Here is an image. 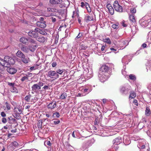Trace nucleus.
<instances>
[{
  "mask_svg": "<svg viewBox=\"0 0 151 151\" xmlns=\"http://www.w3.org/2000/svg\"><path fill=\"white\" fill-rule=\"evenodd\" d=\"M14 63V60L12 58L9 56H5L4 59H0V64L2 66H4L7 67L6 70L7 72L10 74H14L17 71L16 68L9 67L11 65L13 64Z\"/></svg>",
  "mask_w": 151,
  "mask_h": 151,
  "instance_id": "1",
  "label": "nucleus"
},
{
  "mask_svg": "<svg viewBox=\"0 0 151 151\" xmlns=\"http://www.w3.org/2000/svg\"><path fill=\"white\" fill-rule=\"evenodd\" d=\"M99 80L102 82H104L109 77V74H107L104 73L99 72L98 75Z\"/></svg>",
  "mask_w": 151,
  "mask_h": 151,
  "instance_id": "2",
  "label": "nucleus"
},
{
  "mask_svg": "<svg viewBox=\"0 0 151 151\" xmlns=\"http://www.w3.org/2000/svg\"><path fill=\"white\" fill-rule=\"evenodd\" d=\"M147 17L145 16L143 17L141 19L139 20V22L141 25L143 27H147L150 22V20L149 19L146 20Z\"/></svg>",
  "mask_w": 151,
  "mask_h": 151,
  "instance_id": "3",
  "label": "nucleus"
},
{
  "mask_svg": "<svg viewBox=\"0 0 151 151\" xmlns=\"http://www.w3.org/2000/svg\"><path fill=\"white\" fill-rule=\"evenodd\" d=\"M114 6L116 11L119 12H122V7L119 5L118 1H116L114 2Z\"/></svg>",
  "mask_w": 151,
  "mask_h": 151,
  "instance_id": "4",
  "label": "nucleus"
},
{
  "mask_svg": "<svg viewBox=\"0 0 151 151\" xmlns=\"http://www.w3.org/2000/svg\"><path fill=\"white\" fill-rule=\"evenodd\" d=\"M129 89L127 86H122L119 88L121 93L123 95H126L128 93Z\"/></svg>",
  "mask_w": 151,
  "mask_h": 151,
  "instance_id": "5",
  "label": "nucleus"
},
{
  "mask_svg": "<svg viewBox=\"0 0 151 151\" xmlns=\"http://www.w3.org/2000/svg\"><path fill=\"white\" fill-rule=\"evenodd\" d=\"M48 76L51 78H53L54 77L55 78H57L59 77V75L55 71L50 70L48 72Z\"/></svg>",
  "mask_w": 151,
  "mask_h": 151,
  "instance_id": "6",
  "label": "nucleus"
},
{
  "mask_svg": "<svg viewBox=\"0 0 151 151\" xmlns=\"http://www.w3.org/2000/svg\"><path fill=\"white\" fill-rule=\"evenodd\" d=\"M109 68L106 65H102L101 68L99 72L104 73L107 74H109L108 72L109 69Z\"/></svg>",
  "mask_w": 151,
  "mask_h": 151,
  "instance_id": "7",
  "label": "nucleus"
},
{
  "mask_svg": "<svg viewBox=\"0 0 151 151\" xmlns=\"http://www.w3.org/2000/svg\"><path fill=\"white\" fill-rule=\"evenodd\" d=\"M28 35L31 37L33 38H37L38 36V34L33 30H31L28 32Z\"/></svg>",
  "mask_w": 151,
  "mask_h": 151,
  "instance_id": "8",
  "label": "nucleus"
},
{
  "mask_svg": "<svg viewBox=\"0 0 151 151\" xmlns=\"http://www.w3.org/2000/svg\"><path fill=\"white\" fill-rule=\"evenodd\" d=\"M24 100L27 102L30 103V104L32 102L34 103V102L33 101V97L30 94H29L25 97Z\"/></svg>",
  "mask_w": 151,
  "mask_h": 151,
  "instance_id": "9",
  "label": "nucleus"
},
{
  "mask_svg": "<svg viewBox=\"0 0 151 151\" xmlns=\"http://www.w3.org/2000/svg\"><path fill=\"white\" fill-rule=\"evenodd\" d=\"M56 106V102L55 101L51 102L47 106L48 109H54Z\"/></svg>",
  "mask_w": 151,
  "mask_h": 151,
  "instance_id": "10",
  "label": "nucleus"
},
{
  "mask_svg": "<svg viewBox=\"0 0 151 151\" xmlns=\"http://www.w3.org/2000/svg\"><path fill=\"white\" fill-rule=\"evenodd\" d=\"M106 8L108 9L109 12L111 15L114 14V9L110 4H108L106 5Z\"/></svg>",
  "mask_w": 151,
  "mask_h": 151,
  "instance_id": "11",
  "label": "nucleus"
},
{
  "mask_svg": "<svg viewBox=\"0 0 151 151\" xmlns=\"http://www.w3.org/2000/svg\"><path fill=\"white\" fill-rule=\"evenodd\" d=\"M32 90L34 92H38L41 89L40 86L37 84L33 85L32 87Z\"/></svg>",
  "mask_w": 151,
  "mask_h": 151,
  "instance_id": "12",
  "label": "nucleus"
},
{
  "mask_svg": "<svg viewBox=\"0 0 151 151\" xmlns=\"http://www.w3.org/2000/svg\"><path fill=\"white\" fill-rule=\"evenodd\" d=\"M19 144L16 141H14L11 142L9 145V146L12 148L14 150L15 148L18 147Z\"/></svg>",
  "mask_w": 151,
  "mask_h": 151,
  "instance_id": "13",
  "label": "nucleus"
},
{
  "mask_svg": "<svg viewBox=\"0 0 151 151\" xmlns=\"http://www.w3.org/2000/svg\"><path fill=\"white\" fill-rule=\"evenodd\" d=\"M37 25L39 27L41 28H44L46 27V25L45 24V22L44 21L43 22H37L36 23Z\"/></svg>",
  "mask_w": 151,
  "mask_h": 151,
  "instance_id": "14",
  "label": "nucleus"
},
{
  "mask_svg": "<svg viewBox=\"0 0 151 151\" xmlns=\"http://www.w3.org/2000/svg\"><path fill=\"white\" fill-rule=\"evenodd\" d=\"M93 16H90L88 15H86L84 17V20L87 22L93 20Z\"/></svg>",
  "mask_w": 151,
  "mask_h": 151,
  "instance_id": "15",
  "label": "nucleus"
},
{
  "mask_svg": "<svg viewBox=\"0 0 151 151\" xmlns=\"http://www.w3.org/2000/svg\"><path fill=\"white\" fill-rule=\"evenodd\" d=\"M46 40V38L42 36H39L38 35L36 40L38 41L39 42H44Z\"/></svg>",
  "mask_w": 151,
  "mask_h": 151,
  "instance_id": "16",
  "label": "nucleus"
},
{
  "mask_svg": "<svg viewBox=\"0 0 151 151\" xmlns=\"http://www.w3.org/2000/svg\"><path fill=\"white\" fill-rule=\"evenodd\" d=\"M29 39L26 38L24 37H22L20 39V42L25 45L27 44Z\"/></svg>",
  "mask_w": 151,
  "mask_h": 151,
  "instance_id": "17",
  "label": "nucleus"
},
{
  "mask_svg": "<svg viewBox=\"0 0 151 151\" xmlns=\"http://www.w3.org/2000/svg\"><path fill=\"white\" fill-rule=\"evenodd\" d=\"M62 0H50V2L52 4H60L62 3Z\"/></svg>",
  "mask_w": 151,
  "mask_h": 151,
  "instance_id": "18",
  "label": "nucleus"
},
{
  "mask_svg": "<svg viewBox=\"0 0 151 151\" xmlns=\"http://www.w3.org/2000/svg\"><path fill=\"white\" fill-rule=\"evenodd\" d=\"M87 48V46L85 45L83 43L81 42L80 44V47L79 48V50H85Z\"/></svg>",
  "mask_w": 151,
  "mask_h": 151,
  "instance_id": "19",
  "label": "nucleus"
},
{
  "mask_svg": "<svg viewBox=\"0 0 151 151\" xmlns=\"http://www.w3.org/2000/svg\"><path fill=\"white\" fill-rule=\"evenodd\" d=\"M29 48L26 46L22 45L21 48V50L23 52L28 53L29 51Z\"/></svg>",
  "mask_w": 151,
  "mask_h": 151,
  "instance_id": "20",
  "label": "nucleus"
},
{
  "mask_svg": "<svg viewBox=\"0 0 151 151\" xmlns=\"http://www.w3.org/2000/svg\"><path fill=\"white\" fill-rule=\"evenodd\" d=\"M21 59L22 61L25 63H28L29 61V58L25 56L24 55V57H23V58H21Z\"/></svg>",
  "mask_w": 151,
  "mask_h": 151,
  "instance_id": "21",
  "label": "nucleus"
},
{
  "mask_svg": "<svg viewBox=\"0 0 151 151\" xmlns=\"http://www.w3.org/2000/svg\"><path fill=\"white\" fill-rule=\"evenodd\" d=\"M81 91L85 94H87L91 91V89L88 88H82Z\"/></svg>",
  "mask_w": 151,
  "mask_h": 151,
  "instance_id": "22",
  "label": "nucleus"
},
{
  "mask_svg": "<svg viewBox=\"0 0 151 151\" xmlns=\"http://www.w3.org/2000/svg\"><path fill=\"white\" fill-rule=\"evenodd\" d=\"M129 19L132 23V24L135 25V24L136 20L134 17L132 15H131L129 16Z\"/></svg>",
  "mask_w": 151,
  "mask_h": 151,
  "instance_id": "23",
  "label": "nucleus"
},
{
  "mask_svg": "<svg viewBox=\"0 0 151 151\" xmlns=\"http://www.w3.org/2000/svg\"><path fill=\"white\" fill-rule=\"evenodd\" d=\"M16 55L18 57L20 58H23V57L24 55L21 51L18 50L16 54Z\"/></svg>",
  "mask_w": 151,
  "mask_h": 151,
  "instance_id": "24",
  "label": "nucleus"
},
{
  "mask_svg": "<svg viewBox=\"0 0 151 151\" xmlns=\"http://www.w3.org/2000/svg\"><path fill=\"white\" fill-rule=\"evenodd\" d=\"M14 111L15 112H16V113H21L22 112V111L21 110V109L20 108V107H16L14 108Z\"/></svg>",
  "mask_w": 151,
  "mask_h": 151,
  "instance_id": "25",
  "label": "nucleus"
},
{
  "mask_svg": "<svg viewBox=\"0 0 151 151\" xmlns=\"http://www.w3.org/2000/svg\"><path fill=\"white\" fill-rule=\"evenodd\" d=\"M41 66V64L39 65L36 64L35 66H32L30 67V69L31 70H33L37 69L38 68H40Z\"/></svg>",
  "mask_w": 151,
  "mask_h": 151,
  "instance_id": "26",
  "label": "nucleus"
},
{
  "mask_svg": "<svg viewBox=\"0 0 151 151\" xmlns=\"http://www.w3.org/2000/svg\"><path fill=\"white\" fill-rule=\"evenodd\" d=\"M5 105L6 106V107L4 108V110H6V111H7V110H9L10 109V105L7 102H5ZM4 107H5V106H4Z\"/></svg>",
  "mask_w": 151,
  "mask_h": 151,
  "instance_id": "27",
  "label": "nucleus"
},
{
  "mask_svg": "<svg viewBox=\"0 0 151 151\" xmlns=\"http://www.w3.org/2000/svg\"><path fill=\"white\" fill-rule=\"evenodd\" d=\"M42 119L38 121L37 123V126L39 128H40V129H42Z\"/></svg>",
  "mask_w": 151,
  "mask_h": 151,
  "instance_id": "28",
  "label": "nucleus"
},
{
  "mask_svg": "<svg viewBox=\"0 0 151 151\" xmlns=\"http://www.w3.org/2000/svg\"><path fill=\"white\" fill-rule=\"evenodd\" d=\"M67 96V93H63L60 96V99H65Z\"/></svg>",
  "mask_w": 151,
  "mask_h": 151,
  "instance_id": "29",
  "label": "nucleus"
},
{
  "mask_svg": "<svg viewBox=\"0 0 151 151\" xmlns=\"http://www.w3.org/2000/svg\"><path fill=\"white\" fill-rule=\"evenodd\" d=\"M128 56H124L122 59V62L123 63H125L126 64H127L128 63L126 61L128 58Z\"/></svg>",
  "mask_w": 151,
  "mask_h": 151,
  "instance_id": "30",
  "label": "nucleus"
},
{
  "mask_svg": "<svg viewBox=\"0 0 151 151\" xmlns=\"http://www.w3.org/2000/svg\"><path fill=\"white\" fill-rule=\"evenodd\" d=\"M20 114H13V116L17 119H21V117L20 116Z\"/></svg>",
  "mask_w": 151,
  "mask_h": 151,
  "instance_id": "31",
  "label": "nucleus"
},
{
  "mask_svg": "<svg viewBox=\"0 0 151 151\" xmlns=\"http://www.w3.org/2000/svg\"><path fill=\"white\" fill-rule=\"evenodd\" d=\"M85 8L87 9L88 12H91V9L90 7L89 4L87 2H86Z\"/></svg>",
  "mask_w": 151,
  "mask_h": 151,
  "instance_id": "32",
  "label": "nucleus"
},
{
  "mask_svg": "<svg viewBox=\"0 0 151 151\" xmlns=\"http://www.w3.org/2000/svg\"><path fill=\"white\" fill-rule=\"evenodd\" d=\"M28 79V76H24L21 79V81L22 82H24L25 80H27Z\"/></svg>",
  "mask_w": 151,
  "mask_h": 151,
  "instance_id": "33",
  "label": "nucleus"
},
{
  "mask_svg": "<svg viewBox=\"0 0 151 151\" xmlns=\"http://www.w3.org/2000/svg\"><path fill=\"white\" fill-rule=\"evenodd\" d=\"M103 41L106 42L109 44H110L111 43V41L109 38H106L105 39H103Z\"/></svg>",
  "mask_w": 151,
  "mask_h": 151,
  "instance_id": "34",
  "label": "nucleus"
},
{
  "mask_svg": "<svg viewBox=\"0 0 151 151\" xmlns=\"http://www.w3.org/2000/svg\"><path fill=\"white\" fill-rule=\"evenodd\" d=\"M136 95L135 93L134 92H132L130 94L129 98H134L136 97Z\"/></svg>",
  "mask_w": 151,
  "mask_h": 151,
  "instance_id": "35",
  "label": "nucleus"
},
{
  "mask_svg": "<svg viewBox=\"0 0 151 151\" xmlns=\"http://www.w3.org/2000/svg\"><path fill=\"white\" fill-rule=\"evenodd\" d=\"M129 79L132 80H135L136 79V78L135 76L132 75V74H130L129 76Z\"/></svg>",
  "mask_w": 151,
  "mask_h": 151,
  "instance_id": "36",
  "label": "nucleus"
},
{
  "mask_svg": "<svg viewBox=\"0 0 151 151\" xmlns=\"http://www.w3.org/2000/svg\"><path fill=\"white\" fill-rule=\"evenodd\" d=\"M83 36V33L82 32H79L78 34V35L75 38V39L76 40L80 38L81 37Z\"/></svg>",
  "mask_w": 151,
  "mask_h": 151,
  "instance_id": "37",
  "label": "nucleus"
},
{
  "mask_svg": "<svg viewBox=\"0 0 151 151\" xmlns=\"http://www.w3.org/2000/svg\"><path fill=\"white\" fill-rule=\"evenodd\" d=\"M40 34L43 35H46L47 34V33L45 32L44 29H40L39 31V32Z\"/></svg>",
  "mask_w": 151,
  "mask_h": 151,
  "instance_id": "38",
  "label": "nucleus"
},
{
  "mask_svg": "<svg viewBox=\"0 0 151 151\" xmlns=\"http://www.w3.org/2000/svg\"><path fill=\"white\" fill-rule=\"evenodd\" d=\"M129 42H128L127 41V40H125L124 41H123L122 43H121V45H124L125 46H127Z\"/></svg>",
  "mask_w": 151,
  "mask_h": 151,
  "instance_id": "39",
  "label": "nucleus"
},
{
  "mask_svg": "<svg viewBox=\"0 0 151 151\" xmlns=\"http://www.w3.org/2000/svg\"><path fill=\"white\" fill-rule=\"evenodd\" d=\"M63 72V70H61L60 69H58L56 70V73L58 74H60L61 75L62 73Z\"/></svg>",
  "mask_w": 151,
  "mask_h": 151,
  "instance_id": "40",
  "label": "nucleus"
},
{
  "mask_svg": "<svg viewBox=\"0 0 151 151\" xmlns=\"http://www.w3.org/2000/svg\"><path fill=\"white\" fill-rule=\"evenodd\" d=\"M145 111V113H149L150 112V110L149 108L147 106H146V110Z\"/></svg>",
  "mask_w": 151,
  "mask_h": 151,
  "instance_id": "41",
  "label": "nucleus"
},
{
  "mask_svg": "<svg viewBox=\"0 0 151 151\" xmlns=\"http://www.w3.org/2000/svg\"><path fill=\"white\" fill-rule=\"evenodd\" d=\"M60 116V114H53L52 116V117H53L55 119L56 118L59 117Z\"/></svg>",
  "mask_w": 151,
  "mask_h": 151,
  "instance_id": "42",
  "label": "nucleus"
},
{
  "mask_svg": "<svg viewBox=\"0 0 151 151\" xmlns=\"http://www.w3.org/2000/svg\"><path fill=\"white\" fill-rule=\"evenodd\" d=\"M114 143H116V144H117V143H119V142H120V139L119 138H116L114 139Z\"/></svg>",
  "mask_w": 151,
  "mask_h": 151,
  "instance_id": "43",
  "label": "nucleus"
},
{
  "mask_svg": "<svg viewBox=\"0 0 151 151\" xmlns=\"http://www.w3.org/2000/svg\"><path fill=\"white\" fill-rule=\"evenodd\" d=\"M86 2L84 3L83 2H82L81 3V6L83 8H85L86 7Z\"/></svg>",
  "mask_w": 151,
  "mask_h": 151,
  "instance_id": "44",
  "label": "nucleus"
},
{
  "mask_svg": "<svg viewBox=\"0 0 151 151\" xmlns=\"http://www.w3.org/2000/svg\"><path fill=\"white\" fill-rule=\"evenodd\" d=\"M121 23L122 26L123 27H126L127 26V24L125 23V22L124 21H122Z\"/></svg>",
  "mask_w": 151,
  "mask_h": 151,
  "instance_id": "45",
  "label": "nucleus"
},
{
  "mask_svg": "<svg viewBox=\"0 0 151 151\" xmlns=\"http://www.w3.org/2000/svg\"><path fill=\"white\" fill-rule=\"evenodd\" d=\"M130 12L132 14H134L136 12V9L134 8L131 9L130 10Z\"/></svg>",
  "mask_w": 151,
  "mask_h": 151,
  "instance_id": "46",
  "label": "nucleus"
},
{
  "mask_svg": "<svg viewBox=\"0 0 151 151\" xmlns=\"http://www.w3.org/2000/svg\"><path fill=\"white\" fill-rule=\"evenodd\" d=\"M118 25L116 24H113L112 25V27L114 29H116L118 27Z\"/></svg>",
  "mask_w": 151,
  "mask_h": 151,
  "instance_id": "47",
  "label": "nucleus"
},
{
  "mask_svg": "<svg viewBox=\"0 0 151 151\" xmlns=\"http://www.w3.org/2000/svg\"><path fill=\"white\" fill-rule=\"evenodd\" d=\"M28 41L32 43H35L36 41L34 40L31 38H28Z\"/></svg>",
  "mask_w": 151,
  "mask_h": 151,
  "instance_id": "48",
  "label": "nucleus"
},
{
  "mask_svg": "<svg viewBox=\"0 0 151 151\" xmlns=\"http://www.w3.org/2000/svg\"><path fill=\"white\" fill-rule=\"evenodd\" d=\"M54 9L52 8H48L47 9V11L50 12H54Z\"/></svg>",
  "mask_w": 151,
  "mask_h": 151,
  "instance_id": "49",
  "label": "nucleus"
},
{
  "mask_svg": "<svg viewBox=\"0 0 151 151\" xmlns=\"http://www.w3.org/2000/svg\"><path fill=\"white\" fill-rule=\"evenodd\" d=\"M36 46H34L32 48H31V47L29 48V50L32 52H33L34 50H35L36 49Z\"/></svg>",
  "mask_w": 151,
  "mask_h": 151,
  "instance_id": "50",
  "label": "nucleus"
},
{
  "mask_svg": "<svg viewBox=\"0 0 151 151\" xmlns=\"http://www.w3.org/2000/svg\"><path fill=\"white\" fill-rule=\"evenodd\" d=\"M37 84L39 86H40V87L41 88V87L42 86L44 85V83L42 82H40L38 83Z\"/></svg>",
  "mask_w": 151,
  "mask_h": 151,
  "instance_id": "51",
  "label": "nucleus"
},
{
  "mask_svg": "<svg viewBox=\"0 0 151 151\" xmlns=\"http://www.w3.org/2000/svg\"><path fill=\"white\" fill-rule=\"evenodd\" d=\"M8 84L9 86L14 87V83H13L8 82Z\"/></svg>",
  "mask_w": 151,
  "mask_h": 151,
  "instance_id": "52",
  "label": "nucleus"
},
{
  "mask_svg": "<svg viewBox=\"0 0 151 151\" xmlns=\"http://www.w3.org/2000/svg\"><path fill=\"white\" fill-rule=\"evenodd\" d=\"M2 122L4 123H6L7 122L6 119L4 118H3L2 119Z\"/></svg>",
  "mask_w": 151,
  "mask_h": 151,
  "instance_id": "53",
  "label": "nucleus"
},
{
  "mask_svg": "<svg viewBox=\"0 0 151 151\" xmlns=\"http://www.w3.org/2000/svg\"><path fill=\"white\" fill-rule=\"evenodd\" d=\"M57 65V63L56 62H53L52 64L53 67H55Z\"/></svg>",
  "mask_w": 151,
  "mask_h": 151,
  "instance_id": "54",
  "label": "nucleus"
},
{
  "mask_svg": "<svg viewBox=\"0 0 151 151\" xmlns=\"http://www.w3.org/2000/svg\"><path fill=\"white\" fill-rule=\"evenodd\" d=\"M40 29L38 28H36L34 31H35L36 32H39V31H40Z\"/></svg>",
  "mask_w": 151,
  "mask_h": 151,
  "instance_id": "55",
  "label": "nucleus"
},
{
  "mask_svg": "<svg viewBox=\"0 0 151 151\" xmlns=\"http://www.w3.org/2000/svg\"><path fill=\"white\" fill-rule=\"evenodd\" d=\"M60 122V120H58L57 121H54L53 122V123L55 124H58Z\"/></svg>",
  "mask_w": 151,
  "mask_h": 151,
  "instance_id": "56",
  "label": "nucleus"
},
{
  "mask_svg": "<svg viewBox=\"0 0 151 151\" xmlns=\"http://www.w3.org/2000/svg\"><path fill=\"white\" fill-rule=\"evenodd\" d=\"M45 90H47L48 88V86L45 85L42 88Z\"/></svg>",
  "mask_w": 151,
  "mask_h": 151,
  "instance_id": "57",
  "label": "nucleus"
},
{
  "mask_svg": "<svg viewBox=\"0 0 151 151\" xmlns=\"http://www.w3.org/2000/svg\"><path fill=\"white\" fill-rule=\"evenodd\" d=\"M46 144L49 146H50L51 145V143L50 141H48L47 142Z\"/></svg>",
  "mask_w": 151,
  "mask_h": 151,
  "instance_id": "58",
  "label": "nucleus"
},
{
  "mask_svg": "<svg viewBox=\"0 0 151 151\" xmlns=\"http://www.w3.org/2000/svg\"><path fill=\"white\" fill-rule=\"evenodd\" d=\"M133 103L134 104L136 105L137 106L138 105V103L137 102V101L136 100H135L134 101Z\"/></svg>",
  "mask_w": 151,
  "mask_h": 151,
  "instance_id": "59",
  "label": "nucleus"
},
{
  "mask_svg": "<svg viewBox=\"0 0 151 151\" xmlns=\"http://www.w3.org/2000/svg\"><path fill=\"white\" fill-rule=\"evenodd\" d=\"M44 19L42 17H41L39 19V20L40 21V22H43L44 21Z\"/></svg>",
  "mask_w": 151,
  "mask_h": 151,
  "instance_id": "60",
  "label": "nucleus"
},
{
  "mask_svg": "<svg viewBox=\"0 0 151 151\" xmlns=\"http://www.w3.org/2000/svg\"><path fill=\"white\" fill-rule=\"evenodd\" d=\"M142 46L143 48H145L146 47L147 45L145 43H144L142 44Z\"/></svg>",
  "mask_w": 151,
  "mask_h": 151,
  "instance_id": "61",
  "label": "nucleus"
},
{
  "mask_svg": "<svg viewBox=\"0 0 151 151\" xmlns=\"http://www.w3.org/2000/svg\"><path fill=\"white\" fill-rule=\"evenodd\" d=\"M110 50L111 51H116L117 50L114 48L113 47H111L110 48Z\"/></svg>",
  "mask_w": 151,
  "mask_h": 151,
  "instance_id": "62",
  "label": "nucleus"
},
{
  "mask_svg": "<svg viewBox=\"0 0 151 151\" xmlns=\"http://www.w3.org/2000/svg\"><path fill=\"white\" fill-rule=\"evenodd\" d=\"M17 129H14L12 130L11 132H17Z\"/></svg>",
  "mask_w": 151,
  "mask_h": 151,
  "instance_id": "63",
  "label": "nucleus"
},
{
  "mask_svg": "<svg viewBox=\"0 0 151 151\" xmlns=\"http://www.w3.org/2000/svg\"><path fill=\"white\" fill-rule=\"evenodd\" d=\"M105 47L104 46V45L102 46L101 47V50L102 51H103L104 50V49H105Z\"/></svg>",
  "mask_w": 151,
  "mask_h": 151,
  "instance_id": "64",
  "label": "nucleus"
}]
</instances>
